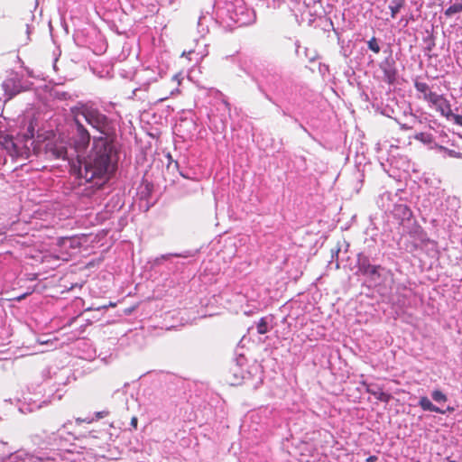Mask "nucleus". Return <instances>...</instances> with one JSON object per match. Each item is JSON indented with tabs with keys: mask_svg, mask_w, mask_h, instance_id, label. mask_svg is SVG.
I'll return each mask as SVG.
<instances>
[{
	"mask_svg": "<svg viewBox=\"0 0 462 462\" xmlns=\"http://www.w3.org/2000/svg\"><path fill=\"white\" fill-rule=\"evenodd\" d=\"M112 141L107 137H94L93 146L84 161L80 162L79 175L86 182H93L99 189L116 170Z\"/></svg>",
	"mask_w": 462,
	"mask_h": 462,
	"instance_id": "obj_1",
	"label": "nucleus"
},
{
	"mask_svg": "<svg viewBox=\"0 0 462 462\" xmlns=\"http://www.w3.org/2000/svg\"><path fill=\"white\" fill-rule=\"evenodd\" d=\"M73 119H84L91 127L98 131L101 134L108 135L111 130L112 121L99 111L93 103H79L70 108Z\"/></svg>",
	"mask_w": 462,
	"mask_h": 462,
	"instance_id": "obj_2",
	"label": "nucleus"
},
{
	"mask_svg": "<svg viewBox=\"0 0 462 462\" xmlns=\"http://www.w3.org/2000/svg\"><path fill=\"white\" fill-rule=\"evenodd\" d=\"M0 143L13 157L28 159L33 154L31 143L19 135L15 139L9 135L1 136Z\"/></svg>",
	"mask_w": 462,
	"mask_h": 462,
	"instance_id": "obj_3",
	"label": "nucleus"
},
{
	"mask_svg": "<svg viewBox=\"0 0 462 462\" xmlns=\"http://www.w3.org/2000/svg\"><path fill=\"white\" fill-rule=\"evenodd\" d=\"M75 124V132L72 135V143L77 152H83L90 143V134L84 126L81 120L73 119Z\"/></svg>",
	"mask_w": 462,
	"mask_h": 462,
	"instance_id": "obj_4",
	"label": "nucleus"
},
{
	"mask_svg": "<svg viewBox=\"0 0 462 462\" xmlns=\"http://www.w3.org/2000/svg\"><path fill=\"white\" fill-rule=\"evenodd\" d=\"M42 145H44V152L49 158L62 160L67 158V147L62 141L51 140L44 137L42 142Z\"/></svg>",
	"mask_w": 462,
	"mask_h": 462,
	"instance_id": "obj_5",
	"label": "nucleus"
},
{
	"mask_svg": "<svg viewBox=\"0 0 462 462\" xmlns=\"http://www.w3.org/2000/svg\"><path fill=\"white\" fill-rule=\"evenodd\" d=\"M356 267L359 273L368 276L371 280H376L381 277L379 271L381 265H374L370 263L368 256L359 254L357 255Z\"/></svg>",
	"mask_w": 462,
	"mask_h": 462,
	"instance_id": "obj_6",
	"label": "nucleus"
},
{
	"mask_svg": "<svg viewBox=\"0 0 462 462\" xmlns=\"http://www.w3.org/2000/svg\"><path fill=\"white\" fill-rule=\"evenodd\" d=\"M429 102L441 116L446 118H450L452 116V109L449 101L443 96L435 93L429 96Z\"/></svg>",
	"mask_w": 462,
	"mask_h": 462,
	"instance_id": "obj_7",
	"label": "nucleus"
},
{
	"mask_svg": "<svg viewBox=\"0 0 462 462\" xmlns=\"http://www.w3.org/2000/svg\"><path fill=\"white\" fill-rule=\"evenodd\" d=\"M22 138L26 139L27 142L32 146V152L34 155H39L42 152V142L44 139L42 135H38L37 139L34 140V126L31 123L26 130V133L20 135Z\"/></svg>",
	"mask_w": 462,
	"mask_h": 462,
	"instance_id": "obj_8",
	"label": "nucleus"
},
{
	"mask_svg": "<svg viewBox=\"0 0 462 462\" xmlns=\"http://www.w3.org/2000/svg\"><path fill=\"white\" fill-rule=\"evenodd\" d=\"M366 392L374 395L378 401L385 403H388L392 399V395L384 393L382 388L373 389L370 386H367Z\"/></svg>",
	"mask_w": 462,
	"mask_h": 462,
	"instance_id": "obj_9",
	"label": "nucleus"
},
{
	"mask_svg": "<svg viewBox=\"0 0 462 462\" xmlns=\"http://www.w3.org/2000/svg\"><path fill=\"white\" fill-rule=\"evenodd\" d=\"M419 404L421 407V409L424 410V411H434V412L441 413V414L445 413V411L443 410H441L439 407L435 406L430 401V399L428 397H426V396H423V397H421L420 399Z\"/></svg>",
	"mask_w": 462,
	"mask_h": 462,
	"instance_id": "obj_10",
	"label": "nucleus"
},
{
	"mask_svg": "<svg viewBox=\"0 0 462 462\" xmlns=\"http://www.w3.org/2000/svg\"><path fill=\"white\" fill-rule=\"evenodd\" d=\"M414 87L416 90L423 95V99L425 101L429 100L430 95H434L436 92L430 90L429 85L425 82L415 81Z\"/></svg>",
	"mask_w": 462,
	"mask_h": 462,
	"instance_id": "obj_11",
	"label": "nucleus"
},
{
	"mask_svg": "<svg viewBox=\"0 0 462 462\" xmlns=\"http://www.w3.org/2000/svg\"><path fill=\"white\" fill-rule=\"evenodd\" d=\"M394 212H395V215L402 217V221L409 220L412 216V212L411 211L409 207L406 205L395 206Z\"/></svg>",
	"mask_w": 462,
	"mask_h": 462,
	"instance_id": "obj_12",
	"label": "nucleus"
},
{
	"mask_svg": "<svg viewBox=\"0 0 462 462\" xmlns=\"http://www.w3.org/2000/svg\"><path fill=\"white\" fill-rule=\"evenodd\" d=\"M203 191V188L199 184L195 183L193 185H185L183 186V195L184 196H192L196 194H201Z\"/></svg>",
	"mask_w": 462,
	"mask_h": 462,
	"instance_id": "obj_13",
	"label": "nucleus"
},
{
	"mask_svg": "<svg viewBox=\"0 0 462 462\" xmlns=\"http://www.w3.org/2000/svg\"><path fill=\"white\" fill-rule=\"evenodd\" d=\"M404 5V0H393L392 4L389 5L391 10V16L393 18L396 17V14L400 12V10Z\"/></svg>",
	"mask_w": 462,
	"mask_h": 462,
	"instance_id": "obj_14",
	"label": "nucleus"
},
{
	"mask_svg": "<svg viewBox=\"0 0 462 462\" xmlns=\"http://www.w3.org/2000/svg\"><path fill=\"white\" fill-rule=\"evenodd\" d=\"M396 79V70L394 69H385L383 70V81L393 84Z\"/></svg>",
	"mask_w": 462,
	"mask_h": 462,
	"instance_id": "obj_15",
	"label": "nucleus"
},
{
	"mask_svg": "<svg viewBox=\"0 0 462 462\" xmlns=\"http://www.w3.org/2000/svg\"><path fill=\"white\" fill-rule=\"evenodd\" d=\"M75 244H76V240H74L73 238H69V237H63L60 240V243H59L60 246L64 249H67L69 247L74 248V249L78 248L79 246L78 245L76 246Z\"/></svg>",
	"mask_w": 462,
	"mask_h": 462,
	"instance_id": "obj_16",
	"label": "nucleus"
},
{
	"mask_svg": "<svg viewBox=\"0 0 462 462\" xmlns=\"http://www.w3.org/2000/svg\"><path fill=\"white\" fill-rule=\"evenodd\" d=\"M462 12V2L461 3H456L452 5H450L446 11L445 15L446 16H452L455 14Z\"/></svg>",
	"mask_w": 462,
	"mask_h": 462,
	"instance_id": "obj_17",
	"label": "nucleus"
},
{
	"mask_svg": "<svg viewBox=\"0 0 462 462\" xmlns=\"http://www.w3.org/2000/svg\"><path fill=\"white\" fill-rule=\"evenodd\" d=\"M257 332L263 335L268 332V323L265 318H261L257 323Z\"/></svg>",
	"mask_w": 462,
	"mask_h": 462,
	"instance_id": "obj_18",
	"label": "nucleus"
},
{
	"mask_svg": "<svg viewBox=\"0 0 462 462\" xmlns=\"http://www.w3.org/2000/svg\"><path fill=\"white\" fill-rule=\"evenodd\" d=\"M415 139L424 143H430L432 141L431 135L426 133H418L415 134Z\"/></svg>",
	"mask_w": 462,
	"mask_h": 462,
	"instance_id": "obj_19",
	"label": "nucleus"
},
{
	"mask_svg": "<svg viewBox=\"0 0 462 462\" xmlns=\"http://www.w3.org/2000/svg\"><path fill=\"white\" fill-rule=\"evenodd\" d=\"M431 396L433 400L438 402L447 401V396L441 391L439 390L433 391Z\"/></svg>",
	"mask_w": 462,
	"mask_h": 462,
	"instance_id": "obj_20",
	"label": "nucleus"
},
{
	"mask_svg": "<svg viewBox=\"0 0 462 462\" xmlns=\"http://www.w3.org/2000/svg\"><path fill=\"white\" fill-rule=\"evenodd\" d=\"M368 48L374 51V53L380 52V46L374 37H373L370 41H368Z\"/></svg>",
	"mask_w": 462,
	"mask_h": 462,
	"instance_id": "obj_21",
	"label": "nucleus"
},
{
	"mask_svg": "<svg viewBox=\"0 0 462 462\" xmlns=\"http://www.w3.org/2000/svg\"><path fill=\"white\" fill-rule=\"evenodd\" d=\"M450 117L453 118L455 124L462 126V115H456L452 113V116Z\"/></svg>",
	"mask_w": 462,
	"mask_h": 462,
	"instance_id": "obj_22",
	"label": "nucleus"
},
{
	"mask_svg": "<svg viewBox=\"0 0 462 462\" xmlns=\"http://www.w3.org/2000/svg\"><path fill=\"white\" fill-rule=\"evenodd\" d=\"M109 415V411H97L95 413V417L97 420H100V419H103L106 416Z\"/></svg>",
	"mask_w": 462,
	"mask_h": 462,
	"instance_id": "obj_23",
	"label": "nucleus"
},
{
	"mask_svg": "<svg viewBox=\"0 0 462 462\" xmlns=\"http://www.w3.org/2000/svg\"><path fill=\"white\" fill-rule=\"evenodd\" d=\"M94 421V419H88V418H86V419H80V418H78L76 419V422L77 423H82V422H86V423H92Z\"/></svg>",
	"mask_w": 462,
	"mask_h": 462,
	"instance_id": "obj_24",
	"label": "nucleus"
},
{
	"mask_svg": "<svg viewBox=\"0 0 462 462\" xmlns=\"http://www.w3.org/2000/svg\"><path fill=\"white\" fill-rule=\"evenodd\" d=\"M130 424L134 428V430H136L137 429V424H138L137 417H135V416L132 417Z\"/></svg>",
	"mask_w": 462,
	"mask_h": 462,
	"instance_id": "obj_25",
	"label": "nucleus"
},
{
	"mask_svg": "<svg viewBox=\"0 0 462 462\" xmlns=\"http://www.w3.org/2000/svg\"><path fill=\"white\" fill-rule=\"evenodd\" d=\"M29 294H31V292H26V293H24V294H22V295H20V296H17L15 299H16L18 301H20V300H23V299H24L27 295H29Z\"/></svg>",
	"mask_w": 462,
	"mask_h": 462,
	"instance_id": "obj_26",
	"label": "nucleus"
},
{
	"mask_svg": "<svg viewBox=\"0 0 462 462\" xmlns=\"http://www.w3.org/2000/svg\"><path fill=\"white\" fill-rule=\"evenodd\" d=\"M377 460L376 456H370L366 458V462H375Z\"/></svg>",
	"mask_w": 462,
	"mask_h": 462,
	"instance_id": "obj_27",
	"label": "nucleus"
},
{
	"mask_svg": "<svg viewBox=\"0 0 462 462\" xmlns=\"http://www.w3.org/2000/svg\"><path fill=\"white\" fill-rule=\"evenodd\" d=\"M109 306H111V307H115V306H116V304L111 302V303L109 304Z\"/></svg>",
	"mask_w": 462,
	"mask_h": 462,
	"instance_id": "obj_28",
	"label": "nucleus"
}]
</instances>
